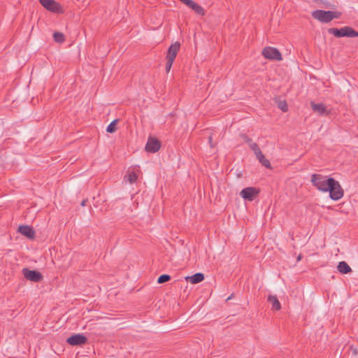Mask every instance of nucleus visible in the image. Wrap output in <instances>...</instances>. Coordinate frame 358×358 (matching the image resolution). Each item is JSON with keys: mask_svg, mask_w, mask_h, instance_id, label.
Listing matches in <instances>:
<instances>
[{"mask_svg": "<svg viewBox=\"0 0 358 358\" xmlns=\"http://www.w3.org/2000/svg\"><path fill=\"white\" fill-rule=\"evenodd\" d=\"M161 148V142L155 137H149L145 145V150L148 152L155 153Z\"/></svg>", "mask_w": 358, "mask_h": 358, "instance_id": "10", "label": "nucleus"}, {"mask_svg": "<svg viewBox=\"0 0 358 358\" xmlns=\"http://www.w3.org/2000/svg\"><path fill=\"white\" fill-rule=\"evenodd\" d=\"M119 122L118 119H115L112 121L106 128V131L108 133H114L117 130V123Z\"/></svg>", "mask_w": 358, "mask_h": 358, "instance_id": "20", "label": "nucleus"}, {"mask_svg": "<svg viewBox=\"0 0 358 358\" xmlns=\"http://www.w3.org/2000/svg\"><path fill=\"white\" fill-rule=\"evenodd\" d=\"M171 280V276L168 274L161 275L157 279V283L162 284Z\"/></svg>", "mask_w": 358, "mask_h": 358, "instance_id": "21", "label": "nucleus"}, {"mask_svg": "<svg viewBox=\"0 0 358 358\" xmlns=\"http://www.w3.org/2000/svg\"><path fill=\"white\" fill-rule=\"evenodd\" d=\"M328 33L334 35L336 38L348 37L355 38L358 37V31L354 29L352 27L345 26L340 29L338 28H329L328 29Z\"/></svg>", "mask_w": 358, "mask_h": 358, "instance_id": "3", "label": "nucleus"}, {"mask_svg": "<svg viewBox=\"0 0 358 358\" xmlns=\"http://www.w3.org/2000/svg\"><path fill=\"white\" fill-rule=\"evenodd\" d=\"M17 231L29 239H34L35 237V231L34 229L29 225L20 226Z\"/></svg>", "mask_w": 358, "mask_h": 358, "instance_id": "12", "label": "nucleus"}, {"mask_svg": "<svg viewBox=\"0 0 358 358\" xmlns=\"http://www.w3.org/2000/svg\"><path fill=\"white\" fill-rule=\"evenodd\" d=\"M229 299H231V296H230L227 299V300H229Z\"/></svg>", "mask_w": 358, "mask_h": 358, "instance_id": "29", "label": "nucleus"}, {"mask_svg": "<svg viewBox=\"0 0 358 358\" xmlns=\"http://www.w3.org/2000/svg\"><path fill=\"white\" fill-rule=\"evenodd\" d=\"M173 62L174 60L166 59V71L167 73L171 70Z\"/></svg>", "mask_w": 358, "mask_h": 358, "instance_id": "24", "label": "nucleus"}, {"mask_svg": "<svg viewBox=\"0 0 358 358\" xmlns=\"http://www.w3.org/2000/svg\"><path fill=\"white\" fill-rule=\"evenodd\" d=\"M341 14L339 12L324 10H315L312 12L313 17L322 23H328L334 19L339 18Z\"/></svg>", "mask_w": 358, "mask_h": 358, "instance_id": "2", "label": "nucleus"}, {"mask_svg": "<svg viewBox=\"0 0 358 358\" xmlns=\"http://www.w3.org/2000/svg\"><path fill=\"white\" fill-rule=\"evenodd\" d=\"M87 199L83 200V201H82V203H81V206H85L86 205V202H87Z\"/></svg>", "mask_w": 358, "mask_h": 358, "instance_id": "26", "label": "nucleus"}, {"mask_svg": "<svg viewBox=\"0 0 358 358\" xmlns=\"http://www.w3.org/2000/svg\"><path fill=\"white\" fill-rule=\"evenodd\" d=\"M259 163L262 164V166H265L266 168L271 169V165L264 155L262 153V152H259L257 155H255Z\"/></svg>", "mask_w": 358, "mask_h": 358, "instance_id": "16", "label": "nucleus"}, {"mask_svg": "<svg viewBox=\"0 0 358 358\" xmlns=\"http://www.w3.org/2000/svg\"><path fill=\"white\" fill-rule=\"evenodd\" d=\"M54 41L59 43H62L65 41V36L62 32L55 31L53 34Z\"/></svg>", "mask_w": 358, "mask_h": 358, "instance_id": "19", "label": "nucleus"}, {"mask_svg": "<svg viewBox=\"0 0 358 358\" xmlns=\"http://www.w3.org/2000/svg\"><path fill=\"white\" fill-rule=\"evenodd\" d=\"M250 148L252 150L254 151L255 155H257L259 152H262L259 145L256 143H251L250 144Z\"/></svg>", "mask_w": 358, "mask_h": 358, "instance_id": "22", "label": "nucleus"}, {"mask_svg": "<svg viewBox=\"0 0 358 358\" xmlns=\"http://www.w3.org/2000/svg\"><path fill=\"white\" fill-rule=\"evenodd\" d=\"M66 342L73 346L82 345L87 342V338L85 336L78 334L71 336L67 338Z\"/></svg>", "mask_w": 358, "mask_h": 358, "instance_id": "9", "label": "nucleus"}, {"mask_svg": "<svg viewBox=\"0 0 358 358\" xmlns=\"http://www.w3.org/2000/svg\"><path fill=\"white\" fill-rule=\"evenodd\" d=\"M124 178L130 183H134L137 180L138 176L134 171H128L126 173Z\"/></svg>", "mask_w": 358, "mask_h": 358, "instance_id": "18", "label": "nucleus"}, {"mask_svg": "<svg viewBox=\"0 0 358 358\" xmlns=\"http://www.w3.org/2000/svg\"><path fill=\"white\" fill-rule=\"evenodd\" d=\"M329 192V197L334 201H338L341 199L344 195V191L341 187L340 183L334 179L333 185H330V189L328 190Z\"/></svg>", "mask_w": 358, "mask_h": 358, "instance_id": "4", "label": "nucleus"}, {"mask_svg": "<svg viewBox=\"0 0 358 358\" xmlns=\"http://www.w3.org/2000/svg\"><path fill=\"white\" fill-rule=\"evenodd\" d=\"M311 182L318 190L327 192L330 185H333L334 178L327 177L321 174L314 173L311 176Z\"/></svg>", "mask_w": 358, "mask_h": 358, "instance_id": "1", "label": "nucleus"}, {"mask_svg": "<svg viewBox=\"0 0 358 358\" xmlns=\"http://www.w3.org/2000/svg\"><path fill=\"white\" fill-rule=\"evenodd\" d=\"M278 108L283 112H286L288 110L287 105L285 101H280L278 103Z\"/></svg>", "mask_w": 358, "mask_h": 358, "instance_id": "23", "label": "nucleus"}, {"mask_svg": "<svg viewBox=\"0 0 358 358\" xmlns=\"http://www.w3.org/2000/svg\"><path fill=\"white\" fill-rule=\"evenodd\" d=\"M301 255H299V256L298 257V258H297V260H298V261H299V260H301Z\"/></svg>", "mask_w": 358, "mask_h": 358, "instance_id": "28", "label": "nucleus"}, {"mask_svg": "<svg viewBox=\"0 0 358 358\" xmlns=\"http://www.w3.org/2000/svg\"><path fill=\"white\" fill-rule=\"evenodd\" d=\"M180 48V43L179 42H176L171 44L168 50L166 59H169L172 60H175L179 50Z\"/></svg>", "mask_w": 358, "mask_h": 358, "instance_id": "11", "label": "nucleus"}, {"mask_svg": "<svg viewBox=\"0 0 358 358\" xmlns=\"http://www.w3.org/2000/svg\"><path fill=\"white\" fill-rule=\"evenodd\" d=\"M40 3L48 10L55 13H62V6L55 0H39Z\"/></svg>", "mask_w": 358, "mask_h": 358, "instance_id": "6", "label": "nucleus"}, {"mask_svg": "<svg viewBox=\"0 0 358 358\" xmlns=\"http://www.w3.org/2000/svg\"><path fill=\"white\" fill-rule=\"evenodd\" d=\"M208 141H209V143H211V142H212V136H209Z\"/></svg>", "mask_w": 358, "mask_h": 358, "instance_id": "27", "label": "nucleus"}, {"mask_svg": "<svg viewBox=\"0 0 358 358\" xmlns=\"http://www.w3.org/2000/svg\"><path fill=\"white\" fill-rule=\"evenodd\" d=\"M185 280L192 284H197L204 280V275L202 273H196L191 276L186 277Z\"/></svg>", "mask_w": 358, "mask_h": 358, "instance_id": "14", "label": "nucleus"}, {"mask_svg": "<svg viewBox=\"0 0 358 358\" xmlns=\"http://www.w3.org/2000/svg\"><path fill=\"white\" fill-rule=\"evenodd\" d=\"M262 55L268 59L280 61L282 59L280 51L273 47H266L262 50Z\"/></svg>", "mask_w": 358, "mask_h": 358, "instance_id": "5", "label": "nucleus"}, {"mask_svg": "<svg viewBox=\"0 0 358 358\" xmlns=\"http://www.w3.org/2000/svg\"><path fill=\"white\" fill-rule=\"evenodd\" d=\"M310 106L314 112L319 115H328L327 106L324 103H316L314 101L310 102Z\"/></svg>", "mask_w": 358, "mask_h": 358, "instance_id": "13", "label": "nucleus"}, {"mask_svg": "<svg viewBox=\"0 0 358 358\" xmlns=\"http://www.w3.org/2000/svg\"><path fill=\"white\" fill-rule=\"evenodd\" d=\"M245 141H246L248 143H249V145H250L251 143H252V139H251V138H248V137H247V136H245Z\"/></svg>", "mask_w": 358, "mask_h": 358, "instance_id": "25", "label": "nucleus"}, {"mask_svg": "<svg viewBox=\"0 0 358 358\" xmlns=\"http://www.w3.org/2000/svg\"><path fill=\"white\" fill-rule=\"evenodd\" d=\"M268 301L272 305L273 310H279L281 308V304L275 295H269Z\"/></svg>", "mask_w": 358, "mask_h": 358, "instance_id": "15", "label": "nucleus"}, {"mask_svg": "<svg viewBox=\"0 0 358 358\" xmlns=\"http://www.w3.org/2000/svg\"><path fill=\"white\" fill-rule=\"evenodd\" d=\"M337 268L340 273L343 274H347L352 271L350 266L343 261L338 263Z\"/></svg>", "mask_w": 358, "mask_h": 358, "instance_id": "17", "label": "nucleus"}, {"mask_svg": "<svg viewBox=\"0 0 358 358\" xmlns=\"http://www.w3.org/2000/svg\"><path fill=\"white\" fill-rule=\"evenodd\" d=\"M22 273L27 280L34 282H38L43 278V275L36 270H30L28 268H24L22 270Z\"/></svg>", "mask_w": 358, "mask_h": 358, "instance_id": "7", "label": "nucleus"}, {"mask_svg": "<svg viewBox=\"0 0 358 358\" xmlns=\"http://www.w3.org/2000/svg\"><path fill=\"white\" fill-rule=\"evenodd\" d=\"M260 190L256 187H248L243 189L241 192V196L248 201H253L259 194Z\"/></svg>", "mask_w": 358, "mask_h": 358, "instance_id": "8", "label": "nucleus"}]
</instances>
